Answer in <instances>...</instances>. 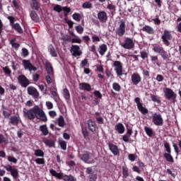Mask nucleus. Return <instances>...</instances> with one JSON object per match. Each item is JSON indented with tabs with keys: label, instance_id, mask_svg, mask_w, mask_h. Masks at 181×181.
<instances>
[{
	"label": "nucleus",
	"instance_id": "8",
	"mask_svg": "<svg viewBox=\"0 0 181 181\" xmlns=\"http://www.w3.org/2000/svg\"><path fill=\"white\" fill-rule=\"evenodd\" d=\"M134 103H136L137 105V108L141 114L145 115L149 112V110H148L147 108L144 107V105H142V103H141V99L139 98H136L134 99Z\"/></svg>",
	"mask_w": 181,
	"mask_h": 181
},
{
	"label": "nucleus",
	"instance_id": "56",
	"mask_svg": "<svg viewBox=\"0 0 181 181\" xmlns=\"http://www.w3.org/2000/svg\"><path fill=\"white\" fill-rule=\"evenodd\" d=\"M71 43H81V39H80V37H76L75 38H72L71 39Z\"/></svg>",
	"mask_w": 181,
	"mask_h": 181
},
{
	"label": "nucleus",
	"instance_id": "30",
	"mask_svg": "<svg viewBox=\"0 0 181 181\" xmlns=\"http://www.w3.org/2000/svg\"><path fill=\"white\" fill-rule=\"evenodd\" d=\"M30 16L34 22H39V16L36 13V11H32L30 13Z\"/></svg>",
	"mask_w": 181,
	"mask_h": 181
},
{
	"label": "nucleus",
	"instance_id": "61",
	"mask_svg": "<svg viewBox=\"0 0 181 181\" xmlns=\"http://www.w3.org/2000/svg\"><path fill=\"white\" fill-rule=\"evenodd\" d=\"M128 158L131 162H134V160L136 159V156L135 154H129Z\"/></svg>",
	"mask_w": 181,
	"mask_h": 181
},
{
	"label": "nucleus",
	"instance_id": "47",
	"mask_svg": "<svg viewBox=\"0 0 181 181\" xmlns=\"http://www.w3.org/2000/svg\"><path fill=\"white\" fill-rule=\"evenodd\" d=\"M8 138L5 137L3 134H0V145L1 144H8Z\"/></svg>",
	"mask_w": 181,
	"mask_h": 181
},
{
	"label": "nucleus",
	"instance_id": "50",
	"mask_svg": "<svg viewBox=\"0 0 181 181\" xmlns=\"http://www.w3.org/2000/svg\"><path fill=\"white\" fill-rule=\"evenodd\" d=\"M21 56L23 57H28L29 56V51L26 48H23L21 51Z\"/></svg>",
	"mask_w": 181,
	"mask_h": 181
},
{
	"label": "nucleus",
	"instance_id": "36",
	"mask_svg": "<svg viewBox=\"0 0 181 181\" xmlns=\"http://www.w3.org/2000/svg\"><path fill=\"white\" fill-rule=\"evenodd\" d=\"M57 121L59 127H62L63 128V127L66 125V122H64V117H63V116H59Z\"/></svg>",
	"mask_w": 181,
	"mask_h": 181
},
{
	"label": "nucleus",
	"instance_id": "21",
	"mask_svg": "<svg viewBox=\"0 0 181 181\" xmlns=\"http://www.w3.org/2000/svg\"><path fill=\"white\" fill-rule=\"evenodd\" d=\"M45 66L47 69V73L49 76H52L54 77V72L53 71V66H52V64L49 62H45Z\"/></svg>",
	"mask_w": 181,
	"mask_h": 181
},
{
	"label": "nucleus",
	"instance_id": "5",
	"mask_svg": "<svg viewBox=\"0 0 181 181\" xmlns=\"http://www.w3.org/2000/svg\"><path fill=\"white\" fill-rule=\"evenodd\" d=\"M112 67H114V70L116 73V74L121 77L122 76V64L119 61H113L112 62Z\"/></svg>",
	"mask_w": 181,
	"mask_h": 181
},
{
	"label": "nucleus",
	"instance_id": "14",
	"mask_svg": "<svg viewBox=\"0 0 181 181\" xmlns=\"http://www.w3.org/2000/svg\"><path fill=\"white\" fill-rule=\"evenodd\" d=\"M98 19L101 23H107V21H108V15H107V12L102 11L98 13Z\"/></svg>",
	"mask_w": 181,
	"mask_h": 181
},
{
	"label": "nucleus",
	"instance_id": "13",
	"mask_svg": "<svg viewBox=\"0 0 181 181\" xmlns=\"http://www.w3.org/2000/svg\"><path fill=\"white\" fill-rule=\"evenodd\" d=\"M70 52L74 57H77V56H81L83 54V52H81L78 45H71Z\"/></svg>",
	"mask_w": 181,
	"mask_h": 181
},
{
	"label": "nucleus",
	"instance_id": "52",
	"mask_svg": "<svg viewBox=\"0 0 181 181\" xmlns=\"http://www.w3.org/2000/svg\"><path fill=\"white\" fill-rule=\"evenodd\" d=\"M54 11H55V12H58L59 13H60V12L63 11V7L60 5H56L54 8H53Z\"/></svg>",
	"mask_w": 181,
	"mask_h": 181
},
{
	"label": "nucleus",
	"instance_id": "15",
	"mask_svg": "<svg viewBox=\"0 0 181 181\" xmlns=\"http://www.w3.org/2000/svg\"><path fill=\"white\" fill-rule=\"evenodd\" d=\"M28 94L29 95H32L33 98H37L39 97V91H37V89L33 86H29L27 88Z\"/></svg>",
	"mask_w": 181,
	"mask_h": 181
},
{
	"label": "nucleus",
	"instance_id": "3",
	"mask_svg": "<svg viewBox=\"0 0 181 181\" xmlns=\"http://www.w3.org/2000/svg\"><path fill=\"white\" fill-rule=\"evenodd\" d=\"M153 50L155 53H158L163 60H168V59L170 58V54L168 53V52L160 46L153 47Z\"/></svg>",
	"mask_w": 181,
	"mask_h": 181
},
{
	"label": "nucleus",
	"instance_id": "23",
	"mask_svg": "<svg viewBox=\"0 0 181 181\" xmlns=\"http://www.w3.org/2000/svg\"><path fill=\"white\" fill-rule=\"evenodd\" d=\"M115 129L118 132V134H124L125 132V127L122 123H119L115 126Z\"/></svg>",
	"mask_w": 181,
	"mask_h": 181
},
{
	"label": "nucleus",
	"instance_id": "26",
	"mask_svg": "<svg viewBox=\"0 0 181 181\" xmlns=\"http://www.w3.org/2000/svg\"><path fill=\"white\" fill-rule=\"evenodd\" d=\"M48 52L51 54L52 57H57V52L52 45L48 46Z\"/></svg>",
	"mask_w": 181,
	"mask_h": 181
},
{
	"label": "nucleus",
	"instance_id": "40",
	"mask_svg": "<svg viewBox=\"0 0 181 181\" xmlns=\"http://www.w3.org/2000/svg\"><path fill=\"white\" fill-rule=\"evenodd\" d=\"M112 88L115 91H117V93H119V91H121V86L118 83H113Z\"/></svg>",
	"mask_w": 181,
	"mask_h": 181
},
{
	"label": "nucleus",
	"instance_id": "37",
	"mask_svg": "<svg viewBox=\"0 0 181 181\" xmlns=\"http://www.w3.org/2000/svg\"><path fill=\"white\" fill-rule=\"evenodd\" d=\"M105 52H107V45L104 44L102 45H100V50H99L100 54H101V56H104V54H105Z\"/></svg>",
	"mask_w": 181,
	"mask_h": 181
},
{
	"label": "nucleus",
	"instance_id": "42",
	"mask_svg": "<svg viewBox=\"0 0 181 181\" xmlns=\"http://www.w3.org/2000/svg\"><path fill=\"white\" fill-rule=\"evenodd\" d=\"M144 131L146 132V134L148 135V136H152V135H153V130H152V129L148 127H144Z\"/></svg>",
	"mask_w": 181,
	"mask_h": 181
},
{
	"label": "nucleus",
	"instance_id": "16",
	"mask_svg": "<svg viewBox=\"0 0 181 181\" xmlns=\"http://www.w3.org/2000/svg\"><path fill=\"white\" fill-rule=\"evenodd\" d=\"M109 149L115 156H119V148L112 143L108 144Z\"/></svg>",
	"mask_w": 181,
	"mask_h": 181
},
{
	"label": "nucleus",
	"instance_id": "39",
	"mask_svg": "<svg viewBox=\"0 0 181 181\" xmlns=\"http://www.w3.org/2000/svg\"><path fill=\"white\" fill-rule=\"evenodd\" d=\"M63 96L65 98V100H70V92L69 91V89L67 88L64 89Z\"/></svg>",
	"mask_w": 181,
	"mask_h": 181
},
{
	"label": "nucleus",
	"instance_id": "46",
	"mask_svg": "<svg viewBox=\"0 0 181 181\" xmlns=\"http://www.w3.org/2000/svg\"><path fill=\"white\" fill-rule=\"evenodd\" d=\"M72 18L74 19V21H76V22H80V21H81V16L77 13H74L72 15Z\"/></svg>",
	"mask_w": 181,
	"mask_h": 181
},
{
	"label": "nucleus",
	"instance_id": "55",
	"mask_svg": "<svg viewBox=\"0 0 181 181\" xmlns=\"http://www.w3.org/2000/svg\"><path fill=\"white\" fill-rule=\"evenodd\" d=\"M11 45L14 49H19V47L21 46L18 43L15 42V40H11Z\"/></svg>",
	"mask_w": 181,
	"mask_h": 181
},
{
	"label": "nucleus",
	"instance_id": "28",
	"mask_svg": "<svg viewBox=\"0 0 181 181\" xmlns=\"http://www.w3.org/2000/svg\"><path fill=\"white\" fill-rule=\"evenodd\" d=\"M171 153H165L163 154L164 158L166 159L167 162H170V163H173L175 160H173V156L170 154Z\"/></svg>",
	"mask_w": 181,
	"mask_h": 181
},
{
	"label": "nucleus",
	"instance_id": "22",
	"mask_svg": "<svg viewBox=\"0 0 181 181\" xmlns=\"http://www.w3.org/2000/svg\"><path fill=\"white\" fill-rule=\"evenodd\" d=\"M42 142L48 148H54L55 142L53 140L48 139L47 138H43Z\"/></svg>",
	"mask_w": 181,
	"mask_h": 181
},
{
	"label": "nucleus",
	"instance_id": "59",
	"mask_svg": "<svg viewBox=\"0 0 181 181\" xmlns=\"http://www.w3.org/2000/svg\"><path fill=\"white\" fill-rule=\"evenodd\" d=\"M62 40L64 42H70L71 41V37L69 35H65L62 37Z\"/></svg>",
	"mask_w": 181,
	"mask_h": 181
},
{
	"label": "nucleus",
	"instance_id": "63",
	"mask_svg": "<svg viewBox=\"0 0 181 181\" xmlns=\"http://www.w3.org/2000/svg\"><path fill=\"white\" fill-rule=\"evenodd\" d=\"M49 117H51V118H54V117H56V115H57V113H56V111H54V110H50L49 112Z\"/></svg>",
	"mask_w": 181,
	"mask_h": 181
},
{
	"label": "nucleus",
	"instance_id": "45",
	"mask_svg": "<svg viewBox=\"0 0 181 181\" xmlns=\"http://www.w3.org/2000/svg\"><path fill=\"white\" fill-rule=\"evenodd\" d=\"M164 148H165V151L167 153H172V150L170 149V144L167 141L164 142Z\"/></svg>",
	"mask_w": 181,
	"mask_h": 181
},
{
	"label": "nucleus",
	"instance_id": "48",
	"mask_svg": "<svg viewBox=\"0 0 181 181\" xmlns=\"http://www.w3.org/2000/svg\"><path fill=\"white\" fill-rule=\"evenodd\" d=\"M62 11L64 12V15L65 16H67V15L69 13H70L71 9L69 8V7H67V6H64V7H62Z\"/></svg>",
	"mask_w": 181,
	"mask_h": 181
},
{
	"label": "nucleus",
	"instance_id": "33",
	"mask_svg": "<svg viewBox=\"0 0 181 181\" xmlns=\"http://www.w3.org/2000/svg\"><path fill=\"white\" fill-rule=\"evenodd\" d=\"M49 91L54 98H59V94H57V89H56V88H49Z\"/></svg>",
	"mask_w": 181,
	"mask_h": 181
},
{
	"label": "nucleus",
	"instance_id": "4",
	"mask_svg": "<svg viewBox=\"0 0 181 181\" xmlns=\"http://www.w3.org/2000/svg\"><path fill=\"white\" fill-rule=\"evenodd\" d=\"M151 118L154 125H157L158 127H162L163 125V118H162L160 114L154 113L152 115Z\"/></svg>",
	"mask_w": 181,
	"mask_h": 181
},
{
	"label": "nucleus",
	"instance_id": "7",
	"mask_svg": "<svg viewBox=\"0 0 181 181\" xmlns=\"http://www.w3.org/2000/svg\"><path fill=\"white\" fill-rule=\"evenodd\" d=\"M22 64L25 70H28L29 71H36L37 70V68L33 66L30 60L23 59Z\"/></svg>",
	"mask_w": 181,
	"mask_h": 181
},
{
	"label": "nucleus",
	"instance_id": "1",
	"mask_svg": "<svg viewBox=\"0 0 181 181\" xmlns=\"http://www.w3.org/2000/svg\"><path fill=\"white\" fill-rule=\"evenodd\" d=\"M23 113L24 117H27L28 119H35L37 118V119H40L44 122L47 121V117H46V114H45V112L42 110L39 106H35L28 111H24Z\"/></svg>",
	"mask_w": 181,
	"mask_h": 181
},
{
	"label": "nucleus",
	"instance_id": "60",
	"mask_svg": "<svg viewBox=\"0 0 181 181\" xmlns=\"http://www.w3.org/2000/svg\"><path fill=\"white\" fill-rule=\"evenodd\" d=\"M3 71H4L5 74H11L12 73V71H11V69L8 67H3Z\"/></svg>",
	"mask_w": 181,
	"mask_h": 181
},
{
	"label": "nucleus",
	"instance_id": "18",
	"mask_svg": "<svg viewBox=\"0 0 181 181\" xmlns=\"http://www.w3.org/2000/svg\"><path fill=\"white\" fill-rule=\"evenodd\" d=\"M19 121H21V117L16 115L11 116L9 118L8 124L13 125L14 127H18L19 124Z\"/></svg>",
	"mask_w": 181,
	"mask_h": 181
},
{
	"label": "nucleus",
	"instance_id": "19",
	"mask_svg": "<svg viewBox=\"0 0 181 181\" xmlns=\"http://www.w3.org/2000/svg\"><path fill=\"white\" fill-rule=\"evenodd\" d=\"M141 76L139 74L134 73L132 75V81L134 86H138L141 83Z\"/></svg>",
	"mask_w": 181,
	"mask_h": 181
},
{
	"label": "nucleus",
	"instance_id": "29",
	"mask_svg": "<svg viewBox=\"0 0 181 181\" xmlns=\"http://www.w3.org/2000/svg\"><path fill=\"white\" fill-rule=\"evenodd\" d=\"M58 144L63 151H66L67 149V142H66V141L59 139Z\"/></svg>",
	"mask_w": 181,
	"mask_h": 181
},
{
	"label": "nucleus",
	"instance_id": "64",
	"mask_svg": "<svg viewBox=\"0 0 181 181\" xmlns=\"http://www.w3.org/2000/svg\"><path fill=\"white\" fill-rule=\"evenodd\" d=\"M129 138H131V136H128V134H125L123 136L122 139L124 142H129Z\"/></svg>",
	"mask_w": 181,
	"mask_h": 181
},
{
	"label": "nucleus",
	"instance_id": "25",
	"mask_svg": "<svg viewBox=\"0 0 181 181\" xmlns=\"http://www.w3.org/2000/svg\"><path fill=\"white\" fill-rule=\"evenodd\" d=\"M142 30L144 32H146L148 35H153V33H155V30H153V28L149 25H145L144 27H143Z\"/></svg>",
	"mask_w": 181,
	"mask_h": 181
},
{
	"label": "nucleus",
	"instance_id": "24",
	"mask_svg": "<svg viewBox=\"0 0 181 181\" xmlns=\"http://www.w3.org/2000/svg\"><path fill=\"white\" fill-rule=\"evenodd\" d=\"M88 129L90 130L91 132H95V122H94L93 120L89 119L86 122Z\"/></svg>",
	"mask_w": 181,
	"mask_h": 181
},
{
	"label": "nucleus",
	"instance_id": "32",
	"mask_svg": "<svg viewBox=\"0 0 181 181\" xmlns=\"http://www.w3.org/2000/svg\"><path fill=\"white\" fill-rule=\"evenodd\" d=\"M30 6L33 9H35V11L39 10V3L37 2V0H32L30 1Z\"/></svg>",
	"mask_w": 181,
	"mask_h": 181
},
{
	"label": "nucleus",
	"instance_id": "6",
	"mask_svg": "<svg viewBox=\"0 0 181 181\" xmlns=\"http://www.w3.org/2000/svg\"><path fill=\"white\" fill-rule=\"evenodd\" d=\"M172 33H170L168 30H165L163 35L161 36L163 42L165 46H169V45H170V40H172Z\"/></svg>",
	"mask_w": 181,
	"mask_h": 181
},
{
	"label": "nucleus",
	"instance_id": "41",
	"mask_svg": "<svg viewBox=\"0 0 181 181\" xmlns=\"http://www.w3.org/2000/svg\"><path fill=\"white\" fill-rule=\"evenodd\" d=\"M81 131H82V134L83 135V138H87V136H88V135H90V132H88V130L87 129V127H81Z\"/></svg>",
	"mask_w": 181,
	"mask_h": 181
},
{
	"label": "nucleus",
	"instance_id": "51",
	"mask_svg": "<svg viewBox=\"0 0 181 181\" xmlns=\"http://www.w3.org/2000/svg\"><path fill=\"white\" fill-rule=\"evenodd\" d=\"M76 32L78 33H79V35H81V33H83V32H84V28H83V26L81 25H77L75 28Z\"/></svg>",
	"mask_w": 181,
	"mask_h": 181
},
{
	"label": "nucleus",
	"instance_id": "54",
	"mask_svg": "<svg viewBox=\"0 0 181 181\" xmlns=\"http://www.w3.org/2000/svg\"><path fill=\"white\" fill-rule=\"evenodd\" d=\"M35 162L37 165H45V158H37L35 160Z\"/></svg>",
	"mask_w": 181,
	"mask_h": 181
},
{
	"label": "nucleus",
	"instance_id": "9",
	"mask_svg": "<svg viewBox=\"0 0 181 181\" xmlns=\"http://www.w3.org/2000/svg\"><path fill=\"white\" fill-rule=\"evenodd\" d=\"M119 23V25L116 30V33L118 35V36L122 37L124 36V35H125V21L121 20Z\"/></svg>",
	"mask_w": 181,
	"mask_h": 181
},
{
	"label": "nucleus",
	"instance_id": "38",
	"mask_svg": "<svg viewBox=\"0 0 181 181\" xmlns=\"http://www.w3.org/2000/svg\"><path fill=\"white\" fill-rule=\"evenodd\" d=\"M35 156L40 158H43L45 156V152L40 149L35 150Z\"/></svg>",
	"mask_w": 181,
	"mask_h": 181
},
{
	"label": "nucleus",
	"instance_id": "31",
	"mask_svg": "<svg viewBox=\"0 0 181 181\" xmlns=\"http://www.w3.org/2000/svg\"><path fill=\"white\" fill-rule=\"evenodd\" d=\"M49 173L52 175V176H54V177H56L57 179H62V174L56 172V170L53 169L49 170Z\"/></svg>",
	"mask_w": 181,
	"mask_h": 181
},
{
	"label": "nucleus",
	"instance_id": "27",
	"mask_svg": "<svg viewBox=\"0 0 181 181\" xmlns=\"http://www.w3.org/2000/svg\"><path fill=\"white\" fill-rule=\"evenodd\" d=\"M62 180L64 181H76V178L74 177V176L71 175H62Z\"/></svg>",
	"mask_w": 181,
	"mask_h": 181
},
{
	"label": "nucleus",
	"instance_id": "12",
	"mask_svg": "<svg viewBox=\"0 0 181 181\" xmlns=\"http://www.w3.org/2000/svg\"><path fill=\"white\" fill-rule=\"evenodd\" d=\"M164 94L167 100H175L176 98V93L169 88H165L164 89Z\"/></svg>",
	"mask_w": 181,
	"mask_h": 181
},
{
	"label": "nucleus",
	"instance_id": "57",
	"mask_svg": "<svg viewBox=\"0 0 181 181\" xmlns=\"http://www.w3.org/2000/svg\"><path fill=\"white\" fill-rule=\"evenodd\" d=\"M7 159H8V162H12L13 163H18V160L16 158H15V157L8 156Z\"/></svg>",
	"mask_w": 181,
	"mask_h": 181
},
{
	"label": "nucleus",
	"instance_id": "53",
	"mask_svg": "<svg viewBox=\"0 0 181 181\" xmlns=\"http://www.w3.org/2000/svg\"><path fill=\"white\" fill-rule=\"evenodd\" d=\"M87 63H88V60L87 59L82 60L80 64L81 69H84V67L87 66Z\"/></svg>",
	"mask_w": 181,
	"mask_h": 181
},
{
	"label": "nucleus",
	"instance_id": "43",
	"mask_svg": "<svg viewBox=\"0 0 181 181\" xmlns=\"http://www.w3.org/2000/svg\"><path fill=\"white\" fill-rule=\"evenodd\" d=\"M82 8L84 9H91L93 4L90 1H86L82 4Z\"/></svg>",
	"mask_w": 181,
	"mask_h": 181
},
{
	"label": "nucleus",
	"instance_id": "34",
	"mask_svg": "<svg viewBox=\"0 0 181 181\" xmlns=\"http://www.w3.org/2000/svg\"><path fill=\"white\" fill-rule=\"evenodd\" d=\"M40 129L45 136L49 135V130L47 129V126L46 125H41L40 126Z\"/></svg>",
	"mask_w": 181,
	"mask_h": 181
},
{
	"label": "nucleus",
	"instance_id": "17",
	"mask_svg": "<svg viewBox=\"0 0 181 181\" xmlns=\"http://www.w3.org/2000/svg\"><path fill=\"white\" fill-rule=\"evenodd\" d=\"M134 46V41L131 38H126L124 43L122 45V47H124V49H132Z\"/></svg>",
	"mask_w": 181,
	"mask_h": 181
},
{
	"label": "nucleus",
	"instance_id": "11",
	"mask_svg": "<svg viewBox=\"0 0 181 181\" xmlns=\"http://www.w3.org/2000/svg\"><path fill=\"white\" fill-rule=\"evenodd\" d=\"M86 173L88 175V178L89 179V181L97 180V174L94 173V170H93V168L91 167L86 168Z\"/></svg>",
	"mask_w": 181,
	"mask_h": 181
},
{
	"label": "nucleus",
	"instance_id": "58",
	"mask_svg": "<svg viewBox=\"0 0 181 181\" xmlns=\"http://www.w3.org/2000/svg\"><path fill=\"white\" fill-rule=\"evenodd\" d=\"M151 97L152 101H153L154 103H157L158 104H160V100L158 99V97L153 95H151Z\"/></svg>",
	"mask_w": 181,
	"mask_h": 181
},
{
	"label": "nucleus",
	"instance_id": "10",
	"mask_svg": "<svg viewBox=\"0 0 181 181\" xmlns=\"http://www.w3.org/2000/svg\"><path fill=\"white\" fill-rule=\"evenodd\" d=\"M19 84H21V87L26 88L27 86H29V79L26 78L24 75H20L17 78Z\"/></svg>",
	"mask_w": 181,
	"mask_h": 181
},
{
	"label": "nucleus",
	"instance_id": "44",
	"mask_svg": "<svg viewBox=\"0 0 181 181\" xmlns=\"http://www.w3.org/2000/svg\"><path fill=\"white\" fill-rule=\"evenodd\" d=\"M11 175L13 177V179H17L18 175H19V173L17 169L13 168V170H11Z\"/></svg>",
	"mask_w": 181,
	"mask_h": 181
},
{
	"label": "nucleus",
	"instance_id": "35",
	"mask_svg": "<svg viewBox=\"0 0 181 181\" xmlns=\"http://www.w3.org/2000/svg\"><path fill=\"white\" fill-rule=\"evenodd\" d=\"M13 28L18 33H23V30L22 29V27H21V24L16 23V24L13 25Z\"/></svg>",
	"mask_w": 181,
	"mask_h": 181
},
{
	"label": "nucleus",
	"instance_id": "49",
	"mask_svg": "<svg viewBox=\"0 0 181 181\" xmlns=\"http://www.w3.org/2000/svg\"><path fill=\"white\" fill-rule=\"evenodd\" d=\"M53 76L47 75L45 76V81H47V84H52L53 83Z\"/></svg>",
	"mask_w": 181,
	"mask_h": 181
},
{
	"label": "nucleus",
	"instance_id": "2",
	"mask_svg": "<svg viewBox=\"0 0 181 181\" xmlns=\"http://www.w3.org/2000/svg\"><path fill=\"white\" fill-rule=\"evenodd\" d=\"M79 158L81 160L88 164L95 163V160L93 158V153L88 151L84 152L83 154H80Z\"/></svg>",
	"mask_w": 181,
	"mask_h": 181
},
{
	"label": "nucleus",
	"instance_id": "20",
	"mask_svg": "<svg viewBox=\"0 0 181 181\" xmlns=\"http://www.w3.org/2000/svg\"><path fill=\"white\" fill-rule=\"evenodd\" d=\"M79 90H82L83 91H88L90 93L91 91V85L87 83H81L78 85Z\"/></svg>",
	"mask_w": 181,
	"mask_h": 181
},
{
	"label": "nucleus",
	"instance_id": "62",
	"mask_svg": "<svg viewBox=\"0 0 181 181\" xmlns=\"http://www.w3.org/2000/svg\"><path fill=\"white\" fill-rule=\"evenodd\" d=\"M95 119L98 124H104V118L103 117H96Z\"/></svg>",
	"mask_w": 181,
	"mask_h": 181
}]
</instances>
